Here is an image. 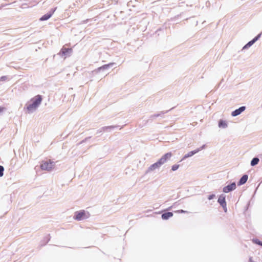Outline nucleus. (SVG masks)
Returning <instances> with one entry per match:
<instances>
[{
  "instance_id": "nucleus-1",
  "label": "nucleus",
  "mask_w": 262,
  "mask_h": 262,
  "mask_svg": "<svg viewBox=\"0 0 262 262\" xmlns=\"http://www.w3.org/2000/svg\"><path fill=\"white\" fill-rule=\"evenodd\" d=\"M42 101V98L40 95H37L31 100V103L28 104L27 106V110L29 113L35 111Z\"/></svg>"
},
{
  "instance_id": "nucleus-2",
  "label": "nucleus",
  "mask_w": 262,
  "mask_h": 262,
  "mask_svg": "<svg viewBox=\"0 0 262 262\" xmlns=\"http://www.w3.org/2000/svg\"><path fill=\"white\" fill-rule=\"evenodd\" d=\"M171 157L170 154H166L164 156H163L157 162L151 165L148 168V171H151L155 170L157 168H158L161 166L162 164L164 163L167 159L170 158Z\"/></svg>"
},
{
  "instance_id": "nucleus-3",
  "label": "nucleus",
  "mask_w": 262,
  "mask_h": 262,
  "mask_svg": "<svg viewBox=\"0 0 262 262\" xmlns=\"http://www.w3.org/2000/svg\"><path fill=\"white\" fill-rule=\"evenodd\" d=\"M54 166L53 162L51 160L42 161L40 165V168L43 170H51Z\"/></svg>"
},
{
  "instance_id": "nucleus-4",
  "label": "nucleus",
  "mask_w": 262,
  "mask_h": 262,
  "mask_svg": "<svg viewBox=\"0 0 262 262\" xmlns=\"http://www.w3.org/2000/svg\"><path fill=\"white\" fill-rule=\"evenodd\" d=\"M86 217L85 212L84 210H81L79 212H76L74 218L78 221L83 219Z\"/></svg>"
},
{
  "instance_id": "nucleus-5",
  "label": "nucleus",
  "mask_w": 262,
  "mask_h": 262,
  "mask_svg": "<svg viewBox=\"0 0 262 262\" xmlns=\"http://www.w3.org/2000/svg\"><path fill=\"white\" fill-rule=\"evenodd\" d=\"M218 202L224 208L225 211L226 212L227 208L225 196L223 195H221L218 199Z\"/></svg>"
},
{
  "instance_id": "nucleus-6",
  "label": "nucleus",
  "mask_w": 262,
  "mask_h": 262,
  "mask_svg": "<svg viewBox=\"0 0 262 262\" xmlns=\"http://www.w3.org/2000/svg\"><path fill=\"white\" fill-rule=\"evenodd\" d=\"M236 188V184L235 183L227 185L223 188V191L225 193H228Z\"/></svg>"
},
{
  "instance_id": "nucleus-7",
  "label": "nucleus",
  "mask_w": 262,
  "mask_h": 262,
  "mask_svg": "<svg viewBox=\"0 0 262 262\" xmlns=\"http://www.w3.org/2000/svg\"><path fill=\"white\" fill-rule=\"evenodd\" d=\"M245 108H246L245 106H241L239 108L232 112V116H236L239 115L242 112H244L245 110Z\"/></svg>"
},
{
  "instance_id": "nucleus-8",
  "label": "nucleus",
  "mask_w": 262,
  "mask_h": 262,
  "mask_svg": "<svg viewBox=\"0 0 262 262\" xmlns=\"http://www.w3.org/2000/svg\"><path fill=\"white\" fill-rule=\"evenodd\" d=\"M173 216V213L171 212H168L165 213H163L162 215V219L163 220H167L169 218L172 217Z\"/></svg>"
},
{
  "instance_id": "nucleus-9",
  "label": "nucleus",
  "mask_w": 262,
  "mask_h": 262,
  "mask_svg": "<svg viewBox=\"0 0 262 262\" xmlns=\"http://www.w3.org/2000/svg\"><path fill=\"white\" fill-rule=\"evenodd\" d=\"M72 49L71 48H66L63 47L61 50V53L62 55H65L68 53H70L72 52Z\"/></svg>"
},
{
  "instance_id": "nucleus-10",
  "label": "nucleus",
  "mask_w": 262,
  "mask_h": 262,
  "mask_svg": "<svg viewBox=\"0 0 262 262\" xmlns=\"http://www.w3.org/2000/svg\"><path fill=\"white\" fill-rule=\"evenodd\" d=\"M260 34L257 35L256 37H255L251 41H249L245 47L244 48H248L250 46H251L252 45H253L259 37Z\"/></svg>"
},
{
  "instance_id": "nucleus-11",
  "label": "nucleus",
  "mask_w": 262,
  "mask_h": 262,
  "mask_svg": "<svg viewBox=\"0 0 262 262\" xmlns=\"http://www.w3.org/2000/svg\"><path fill=\"white\" fill-rule=\"evenodd\" d=\"M248 180V176L244 175L240 179L239 181V185H243L245 184Z\"/></svg>"
},
{
  "instance_id": "nucleus-12",
  "label": "nucleus",
  "mask_w": 262,
  "mask_h": 262,
  "mask_svg": "<svg viewBox=\"0 0 262 262\" xmlns=\"http://www.w3.org/2000/svg\"><path fill=\"white\" fill-rule=\"evenodd\" d=\"M259 161V160L258 158H254L252 160V161L251 162V165L252 166H255L258 164Z\"/></svg>"
},
{
  "instance_id": "nucleus-13",
  "label": "nucleus",
  "mask_w": 262,
  "mask_h": 262,
  "mask_svg": "<svg viewBox=\"0 0 262 262\" xmlns=\"http://www.w3.org/2000/svg\"><path fill=\"white\" fill-rule=\"evenodd\" d=\"M52 14H46L42 16L40 18V20H46L50 18L52 16Z\"/></svg>"
},
{
  "instance_id": "nucleus-14",
  "label": "nucleus",
  "mask_w": 262,
  "mask_h": 262,
  "mask_svg": "<svg viewBox=\"0 0 262 262\" xmlns=\"http://www.w3.org/2000/svg\"><path fill=\"white\" fill-rule=\"evenodd\" d=\"M220 127L225 128L227 126V124L225 121L220 120L219 123Z\"/></svg>"
},
{
  "instance_id": "nucleus-15",
  "label": "nucleus",
  "mask_w": 262,
  "mask_h": 262,
  "mask_svg": "<svg viewBox=\"0 0 262 262\" xmlns=\"http://www.w3.org/2000/svg\"><path fill=\"white\" fill-rule=\"evenodd\" d=\"M197 152H198V150L191 151V152H189L187 155H185V156L184 157V159L191 157L194 154L196 153Z\"/></svg>"
},
{
  "instance_id": "nucleus-16",
  "label": "nucleus",
  "mask_w": 262,
  "mask_h": 262,
  "mask_svg": "<svg viewBox=\"0 0 262 262\" xmlns=\"http://www.w3.org/2000/svg\"><path fill=\"white\" fill-rule=\"evenodd\" d=\"M179 167V165L175 164L172 166V170L175 171L177 170Z\"/></svg>"
},
{
  "instance_id": "nucleus-17",
  "label": "nucleus",
  "mask_w": 262,
  "mask_h": 262,
  "mask_svg": "<svg viewBox=\"0 0 262 262\" xmlns=\"http://www.w3.org/2000/svg\"><path fill=\"white\" fill-rule=\"evenodd\" d=\"M4 167L2 166H0V177L3 176Z\"/></svg>"
},
{
  "instance_id": "nucleus-18",
  "label": "nucleus",
  "mask_w": 262,
  "mask_h": 262,
  "mask_svg": "<svg viewBox=\"0 0 262 262\" xmlns=\"http://www.w3.org/2000/svg\"><path fill=\"white\" fill-rule=\"evenodd\" d=\"M175 212L178 213H186L187 212L186 211L183 210H178L175 211Z\"/></svg>"
},
{
  "instance_id": "nucleus-19",
  "label": "nucleus",
  "mask_w": 262,
  "mask_h": 262,
  "mask_svg": "<svg viewBox=\"0 0 262 262\" xmlns=\"http://www.w3.org/2000/svg\"><path fill=\"white\" fill-rule=\"evenodd\" d=\"M111 64H113V63H111ZM110 65V64H105L104 66H103L102 67H100V69H106L107 68V67H109V66Z\"/></svg>"
},
{
  "instance_id": "nucleus-20",
  "label": "nucleus",
  "mask_w": 262,
  "mask_h": 262,
  "mask_svg": "<svg viewBox=\"0 0 262 262\" xmlns=\"http://www.w3.org/2000/svg\"><path fill=\"white\" fill-rule=\"evenodd\" d=\"M214 196H215L214 194H211V195H210L208 196V199L209 200H210L213 199L214 198Z\"/></svg>"
},
{
  "instance_id": "nucleus-21",
  "label": "nucleus",
  "mask_w": 262,
  "mask_h": 262,
  "mask_svg": "<svg viewBox=\"0 0 262 262\" xmlns=\"http://www.w3.org/2000/svg\"><path fill=\"white\" fill-rule=\"evenodd\" d=\"M5 107H0V114L5 110Z\"/></svg>"
},
{
  "instance_id": "nucleus-22",
  "label": "nucleus",
  "mask_w": 262,
  "mask_h": 262,
  "mask_svg": "<svg viewBox=\"0 0 262 262\" xmlns=\"http://www.w3.org/2000/svg\"><path fill=\"white\" fill-rule=\"evenodd\" d=\"M262 246V243L260 244Z\"/></svg>"
}]
</instances>
